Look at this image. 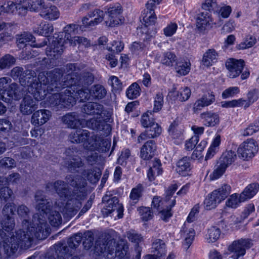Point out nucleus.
<instances>
[{
    "label": "nucleus",
    "mask_w": 259,
    "mask_h": 259,
    "mask_svg": "<svg viewBox=\"0 0 259 259\" xmlns=\"http://www.w3.org/2000/svg\"><path fill=\"white\" fill-rule=\"evenodd\" d=\"M17 212L18 215L23 219L24 228L16 231L8 242H5L4 251L8 256L15 253L19 247L24 249L29 248L34 237L39 240H44L50 233L46 220L43 217L40 218L38 213L33 215L32 223H29L27 220L30 213L28 207L21 204L17 207Z\"/></svg>",
    "instance_id": "f257e3e1"
},
{
    "label": "nucleus",
    "mask_w": 259,
    "mask_h": 259,
    "mask_svg": "<svg viewBox=\"0 0 259 259\" xmlns=\"http://www.w3.org/2000/svg\"><path fill=\"white\" fill-rule=\"evenodd\" d=\"M40 15L46 20H56L60 16V12L55 6H45L41 9Z\"/></svg>",
    "instance_id": "393cba45"
},
{
    "label": "nucleus",
    "mask_w": 259,
    "mask_h": 259,
    "mask_svg": "<svg viewBox=\"0 0 259 259\" xmlns=\"http://www.w3.org/2000/svg\"><path fill=\"white\" fill-rule=\"evenodd\" d=\"M175 199H174L171 202H169L167 204H166V208L163 209L160 211V213L161 214V218L163 221H166L172 215V214L170 212V210L171 207L175 205Z\"/></svg>",
    "instance_id": "6e6d98bb"
},
{
    "label": "nucleus",
    "mask_w": 259,
    "mask_h": 259,
    "mask_svg": "<svg viewBox=\"0 0 259 259\" xmlns=\"http://www.w3.org/2000/svg\"><path fill=\"white\" fill-rule=\"evenodd\" d=\"M105 13L108 16V20L105 21L106 25L109 27H115L122 24L124 18L122 16V8L120 4L110 5L105 8Z\"/></svg>",
    "instance_id": "1a4fd4ad"
},
{
    "label": "nucleus",
    "mask_w": 259,
    "mask_h": 259,
    "mask_svg": "<svg viewBox=\"0 0 259 259\" xmlns=\"http://www.w3.org/2000/svg\"><path fill=\"white\" fill-rule=\"evenodd\" d=\"M0 198L7 201L9 199H14L15 196L13 190L9 187H4L0 189Z\"/></svg>",
    "instance_id": "864d4df0"
},
{
    "label": "nucleus",
    "mask_w": 259,
    "mask_h": 259,
    "mask_svg": "<svg viewBox=\"0 0 259 259\" xmlns=\"http://www.w3.org/2000/svg\"><path fill=\"white\" fill-rule=\"evenodd\" d=\"M245 65L243 60L229 59L226 63V67L229 71V76L230 78H235L242 72Z\"/></svg>",
    "instance_id": "dca6fc26"
},
{
    "label": "nucleus",
    "mask_w": 259,
    "mask_h": 259,
    "mask_svg": "<svg viewBox=\"0 0 259 259\" xmlns=\"http://www.w3.org/2000/svg\"><path fill=\"white\" fill-rule=\"evenodd\" d=\"M35 200L36 202V209L40 213L39 217H43L46 220L45 217L42 215L41 213L46 215L51 211V208L52 207L53 203L49 199H47L46 196L41 191H37L35 195Z\"/></svg>",
    "instance_id": "2eb2a0df"
},
{
    "label": "nucleus",
    "mask_w": 259,
    "mask_h": 259,
    "mask_svg": "<svg viewBox=\"0 0 259 259\" xmlns=\"http://www.w3.org/2000/svg\"><path fill=\"white\" fill-rule=\"evenodd\" d=\"M63 122L67 125L68 127L75 128L79 127L81 122L78 114L75 112L66 114L62 117Z\"/></svg>",
    "instance_id": "c85d7f7f"
},
{
    "label": "nucleus",
    "mask_w": 259,
    "mask_h": 259,
    "mask_svg": "<svg viewBox=\"0 0 259 259\" xmlns=\"http://www.w3.org/2000/svg\"><path fill=\"white\" fill-rule=\"evenodd\" d=\"M214 23L209 12L207 11L199 14L196 20L197 28L200 31L211 28Z\"/></svg>",
    "instance_id": "a211bd4d"
},
{
    "label": "nucleus",
    "mask_w": 259,
    "mask_h": 259,
    "mask_svg": "<svg viewBox=\"0 0 259 259\" xmlns=\"http://www.w3.org/2000/svg\"><path fill=\"white\" fill-rule=\"evenodd\" d=\"M162 0H149L146 4V9L142 14L143 21L146 26L153 25L157 19L154 12L156 5H158Z\"/></svg>",
    "instance_id": "4468645a"
},
{
    "label": "nucleus",
    "mask_w": 259,
    "mask_h": 259,
    "mask_svg": "<svg viewBox=\"0 0 259 259\" xmlns=\"http://www.w3.org/2000/svg\"><path fill=\"white\" fill-rule=\"evenodd\" d=\"M191 94L190 89L188 87H185L178 93V99L181 102H185L189 99Z\"/></svg>",
    "instance_id": "774afa93"
},
{
    "label": "nucleus",
    "mask_w": 259,
    "mask_h": 259,
    "mask_svg": "<svg viewBox=\"0 0 259 259\" xmlns=\"http://www.w3.org/2000/svg\"><path fill=\"white\" fill-rule=\"evenodd\" d=\"M251 246L250 241L248 239H240L234 241L229 246V250L233 252L232 255L233 259H238L241 256L245 253L246 249L249 248Z\"/></svg>",
    "instance_id": "f8f14e48"
},
{
    "label": "nucleus",
    "mask_w": 259,
    "mask_h": 259,
    "mask_svg": "<svg viewBox=\"0 0 259 259\" xmlns=\"http://www.w3.org/2000/svg\"><path fill=\"white\" fill-rule=\"evenodd\" d=\"M83 163L79 156H76L73 159H69L65 162V166L70 172H73L76 168L82 167Z\"/></svg>",
    "instance_id": "79ce46f5"
},
{
    "label": "nucleus",
    "mask_w": 259,
    "mask_h": 259,
    "mask_svg": "<svg viewBox=\"0 0 259 259\" xmlns=\"http://www.w3.org/2000/svg\"><path fill=\"white\" fill-rule=\"evenodd\" d=\"M27 5L31 11L41 10L45 6L43 0H27Z\"/></svg>",
    "instance_id": "3c124183"
},
{
    "label": "nucleus",
    "mask_w": 259,
    "mask_h": 259,
    "mask_svg": "<svg viewBox=\"0 0 259 259\" xmlns=\"http://www.w3.org/2000/svg\"><path fill=\"white\" fill-rule=\"evenodd\" d=\"M50 224L54 227L59 226L62 222V219L59 212L54 210L51 211L48 216Z\"/></svg>",
    "instance_id": "37998d69"
},
{
    "label": "nucleus",
    "mask_w": 259,
    "mask_h": 259,
    "mask_svg": "<svg viewBox=\"0 0 259 259\" xmlns=\"http://www.w3.org/2000/svg\"><path fill=\"white\" fill-rule=\"evenodd\" d=\"M161 166L160 160L155 158L147 173V177L150 181L154 180L156 176L161 174L162 170Z\"/></svg>",
    "instance_id": "72a5a7b5"
},
{
    "label": "nucleus",
    "mask_w": 259,
    "mask_h": 259,
    "mask_svg": "<svg viewBox=\"0 0 259 259\" xmlns=\"http://www.w3.org/2000/svg\"><path fill=\"white\" fill-rule=\"evenodd\" d=\"M190 160V157L186 156L178 161L176 170L179 175L184 177L189 175L191 169Z\"/></svg>",
    "instance_id": "7c9ffc66"
},
{
    "label": "nucleus",
    "mask_w": 259,
    "mask_h": 259,
    "mask_svg": "<svg viewBox=\"0 0 259 259\" xmlns=\"http://www.w3.org/2000/svg\"><path fill=\"white\" fill-rule=\"evenodd\" d=\"M81 25L71 24L66 26L63 31L59 33L57 37L54 38L50 46L46 50L47 56L51 59H56L59 58L63 52V45L66 41L69 42L72 39V34H75Z\"/></svg>",
    "instance_id": "39448f33"
},
{
    "label": "nucleus",
    "mask_w": 259,
    "mask_h": 259,
    "mask_svg": "<svg viewBox=\"0 0 259 259\" xmlns=\"http://www.w3.org/2000/svg\"><path fill=\"white\" fill-rule=\"evenodd\" d=\"M16 60L12 56L7 54L0 59V69L9 68L15 64Z\"/></svg>",
    "instance_id": "a18cd8bd"
},
{
    "label": "nucleus",
    "mask_w": 259,
    "mask_h": 259,
    "mask_svg": "<svg viewBox=\"0 0 259 259\" xmlns=\"http://www.w3.org/2000/svg\"><path fill=\"white\" fill-rule=\"evenodd\" d=\"M82 175L91 183H96L99 180L101 172L96 168L87 169L83 171Z\"/></svg>",
    "instance_id": "ea45409f"
},
{
    "label": "nucleus",
    "mask_w": 259,
    "mask_h": 259,
    "mask_svg": "<svg viewBox=\"0 0 259 259\" xmlns=\"http://www.w3.org/2000/svg\"><path fill=\"white\" fill-rule=\"evenodd\" d=\"M163 103V94L160 92L157 93L154 98L153 112L159 111L162 109Z\"/></svg>",
    "instance_id": "680f3d73"
},
{
    "label": "nucleus",
    "mask_w": 259,
    "mask_h": 259,
    "mask_svg": "<svg viewBox=\"0 0 259 259\" xmlns=\"http://www.w3.org/2000/svg\"><path fill=\"white\" fill-rule=\"evenodd\" d=\"M217 57L218 53L215 50L209 49L204 54L202 63L205 66L209 67L217 60Z\"/></svg>",
    "instance_id": "58836bf2"
},
{
    "label": "nucleus",
    "mask_w": 259,
    "mask_h": 259,
    "mask_svg": "<svg viewBox=\"0 0 259 259\" xmlns=\"http://www.w3.org/2000/svg\"><path fill=\"white\" fill-rule=\"evenodd\" d=\"M259 190L258 183H252L248 185L240 195V200L244 201L252 198Z\"/></svg>",
    "instance_id": "c756f323"
},
{
    "label": "nucleus",
    "mask_w": 259,
    "mask_h": 259,
    "mask_svg": "<svg viewBox=\"0 0 259 259\" xmlns=\"http://www.w3.org/2000/svg\"><path fill=\"white\" fill-rule=\"evenodd\" d=\"M26 91H27L28 94L27 85H22L21 84H18L16 83H12L9 87L7 95L14 100H19L23 97ZM29 94L30 93H29Z\"/></svg>",
    "instance_id": "6ab92c4d"
},
{
    "label": "nucleus",
    "mask_w": 259,
    "mask_h": 259,
    "mask_svg": "<svg viewBox=\"0 0 259 259\" xmlns=\"http://www.w3.org/2000/svg\"><path fill=\"white\" fill-rule=\"evenodd\" d=\"M221 230L219 228L216 226H212L208 230L207 240L209 242H214L220 237Z\"/></svg>",
    "instance_id": "09e8293b"
},
{
    "label": "nucleus",
    "mask_w": 259,
    "mask_h": 259,
    "mask_svg": "<svg viewBox=\"0 0 259 259\" xmlns=\"http://www.w3.org/2000/svg\"><path fill=\"white\" fill-rule=\"evenodd\" d=\"M87 125L94 130H101L103 128L104 122L101 120H97L95 118H92L87 121Z\"/></svg>",
    "instance_id": "e2e57ef3"
},
{
    "label": "nucleus",
    "mask_w": 259,
    "mask_h": 259,
    "mask_svg": "<svg viewBox=\"0 0 259 259\" xmlns=\"http://www.w3.org/2000/svg\"><path fill=\"white\" fill-rule=\"evenodd\" d=\"M103 111V105L97 102H89L81 109V112L88 115H100Z\"/></svg>",
    "instance_id": "b1692460"
},
{
    "label": "nucleus",
    "mask_w": 259,
    "mask_h": 259,
    "mask_svg": "<svg viewBox=\"0 0 259 259\" xmlns=\"http://www.w3.org/2000/svg\"><path fill=\"white\" fill-rule=\"evenodd\" d=\"M16 210V206L14 203L8 202L6 203L2 210L3 218H13Z\"/></svg>",
    "instance_id": "c03bdc74"
},
{
    "label": "nucleus",
    "mask_w": 259,
    "mask_h": 259,
    "mask_svg": "<svg viewBox=\"0 0 259 259\" xmlns=\"http://www.w3.org/2000/svg\"><path fill=\"white\" fill-rule=\"evenodd\" d=\"M16 43L20 49H23L26 47L27 42L33 41V36L28 32H23L21 34L16 35Z\"/></svg>",
    "instance_id": "c9c22d12"
},
{
    "label": "nucleus",
    "mask_w": 259,
    "mask_h": 259,
    "mask_svg": "<svg viewBox=\"0 0 259 259\" xmlns=\"http://www.w3.org/2000/svg\"><path fill=\"white\" fill-rule=\"evenodd\" d=\"M33 31L39 35L48 37L54 31L53 24L49 23H41L39 26L34 28Z\"/></svg>",
    "instance_id": "f704fd0d"
},
{
    "label": "nucleus",
    "mask_w": 259,
    "mask_h": 259,
    "mask_svg": "<svg viewBox=\"0 0 259 259\" xmlns=\"http://www.w3.org/2000/svg\"><path fill=\"white\" fill-rule=\"evenodd\" d=\"M84 239L83 241V245L87 249H89L94 244V234L91 231L85 232L83 234Z\"/></svg>",
    "instance_id": "052dcab7"
},
{
    "label": "nucleus",
    "mask_w": 259,
    "mask_h": 259,
    "mask_svg": "<svg viewBox=\"0 0 259 259\" xmlns=\"http://www.w3.org/2000/svg\"><path fill=\"white\" fill-rule=\"evenodd\" d=\"M63 76L60 78V82L61 83V87L58 89V90H56V92L60 91L63 86L64 85H74L77 87H88L89 85L92 84L94 80V75L88 71H84L82 72L79 74H77L76 73H73L72 75H68L67 79L68 80V83H66L64 81V83L61 81V78ZM53 92H56V91H54Z\"/></svg>",
    "instance_id": "0eeeda50"
},
{
    "label": "nucleus",
    "mask_w": 259,
    "mask_h": 259,
    "mask_svg": "<svg viewBox=\"0 0 259 259\" xmlns=\"http://www.w3.org/2000/svg\"><path fill=\"white\" fill-rule=\"evenodd\" d=\"M126 236L130 241L135 243L136 247L139 246V244L143 240L141 235L137 233L134 230H130L127 232Z\"/></svg>",
    "instance_id": "de8ad7c7"
},
{
    "label": "nucleus",
    "mask_w": 259,
    "mask_h": 259,
    "mask_svg": "<svg viewBox=\"0 0 259 259\" xmlns=\"http://www.w3.org/2000/svg\"><path fill=\"white\" fill-rule=\"evenodd\" d=\"M107 94L106 89L101 84H95L90 89V95L95 99L104 98Z\"/></svg>",
    "instance_id": "e433bc0d"
},
{
    "label": "nucleus",
    "mask_w": 259,
    "mask_h": 259,
    "mask_svg": "<svg viewBox=\"0 0 259 259\" xmlns=\"http://www.w3.org/2000/svg\"><path fill=\"white\" fill-rule=\"evenodd\" d=\"M51 116L50 111L45 109L39 110L33 114L31 122L33 125L39 126L47 122Z\"/></svg>",
    "instance_id": "5701e85b"
},
{
    "label": "nucleus",
    "mask_w": 259,
    "mask_h": 259,
    "mask_svg": "<svg viewBox=\"0 0 259 259\" xmlns=\"http://www.w3.org/2000/svg\"><path fill=\"white\" fill-rule=\"evenodd\" d=\"M230 191L231 187L227 184H224L221 188L214 190L204 200L206 208L210 210L215 208L220 203L228 197Z\"/></svg>",
    "instance_id": "6e6552de"
},
{
    "label": "nucleus",
    "mask_w": 259,
    "mask_h": 259,
    "mask_svg": "<svg viewBox=\"0 0 259 259\" xmlns=\"http://www.w3.org/2000/svg\"><path fill=\"white\" fill-rule=\"evenodd\" d=\"M101 142V139L95 135H90L85 142L84 143V147L90 151H98L100 147V144Z\"/></svg>",
    "instance_id": "2f4dec72"
},
{
    "label": "nucleus",
    "mask_w": 259,
    "mask_h": 259,
    "mask_svg": "<svg viewBox=\"0 0 259 259\" xmlns=\"http://www.w3.org/2000/svg\"><path fill=\"white\" fill-rule=\"evenodd\" d=\"M105 13L100 9H95L90 12L88 17H84L82 19V25L80 26V29L82 31L84 28H92V27L101 23L104 19Z\"/></svg>",
    "instance_id": "9b49d317"
},
{
    "label": "nucleus",
    "mask_w": 259,
    "mask_h": 259,
    "mask_svg": "<svg viewBox=\"0 0 259 259\" xmlns=\"http://www.w3.org/2000/svg\"><path fill=\"white\" fill-rule=\"evenodd\" d=\"M7 184L8 185H17L21 181V176L18 172H13L6 177Z\"/></svg>",
    "instance_id": "338daca9"
},
{
    "label": "nucleus",
    "mask_w": 259,
    "mask_h": 259,
    "mask_svg": "<svg viewBox=\"0 0 259 259\" xmlns=\"http://www.w3.org/2000/svg\"><path fill=\"white\" fill-rule=\"evenodd\" d=\"M156 150V145L153 140L146 142L141 149V157L144 160H149L154 155Z\"/></svg>",
    "instance_id": "cd10ccee"
},
{
    "label": "nucleus",
    "mask_w": 259,
    "mask_h": 259,
    "mask_svg": "<svg viewBox=\"0 0 259 259\" xmlns=\"http://www.w3.org/2000/svg\"><path fill=\"white\" fill-rule=\"evenodd\" d=\"M112 243V240L106 243L103 240L96 241L95 246V250L99 253L103 254V255L106 256L108 259H113L115 256L119 258L123 257L128 250L127 242L123 239L120 240L117 244L115 251Z\"/></svg>",
    "instance_id": "423d86ee"
},
{
    "label": "nucleus",
    "mask_w": 259,
    "mask_h": 259,
    "mask_svg": "<svg viewBox=\"0 0 259 259\" xmlns=\"http://www.w3.org/2000/svg\"><path fill=\"white\" fill-rule=\"evenodd\" d=\"M142 186L141 185H138L137 187L132 189L130 197L132 201V203L135 204L139 201V198L142 195Z\"/></svg>",
    "instance_id": "5fc2aeb1"
},
{
    "label": "nucleus",
    "mask_w": 259,
    "mask_h": 259,
    "mask_svg": "<svg viewBox=\"0 0 259 259\" xmlns=\"http://www.w3.org/2000/svg\"><path fill=\"white\" fill-rule=\"evenodd\" d=\"M257 151V146L253 139H249L241 144L238 148V156L243 160H248L254 156Z\"/></svg>",
    "instance_id": "ddd939ff"
},
{
    "label": "nucleus",
    "mask_w": 259,
    "mask_h": 259,
    "mask_svg": "<svg viewBox=\"0 0 259 259\" xmlns=\"http://www.w3.org/2000/svg\"><path fill=\"white\" fill-rule=\"evenodd\" d=\"M200 117L204 120V124L207 126H213L218 124L220 121L219 115L210 112L202 113Z\"/></svg>",
    "instance_id": "473e14b6"
},
{
    "label": "nucleus",
    "mask_w": 259,
    "mask_h": 259,
    "mask_svg": "<svg viewBox=\"0 0 259 259\" xmlns=\"http://www.w3.org/2000/svg\"><path fill=\"white\" fill-rule=\"evenodd\" d=\"M221 142V137L220 136H217L213 140L211 146L209 148L207 154L205 156V159L211 157L213 156L215 153L216 148L218 147Z\"/></svg>",
    "instance_id": "13d9d810"
},
{
    "label": "nucleus",
    "mask_w": 259,
    "mask_h": 259,
    "mask_svg": "<svg viewBox=\"0 0 259 259\" xmlns=\"http://www.w3.org/2000/svg\"><path fill=\"white\" fill-rule=\"evenodd\" d=\"M256 42V38L252 36H247L244 41L239 44L237 48L239 50H243L252 47Z\"/></svg>",
    "instance_id": "4d7b16f0"
},
{
    "label": "nucleus",
    "mask_w": 259,
    "mask_h": 259,
    "mask_svg": "<svg viewBox=\"0 0 259 259\" xmlns=\"http://www.w3.org/2000/svg\"><path fill=\"white\" fill-rule=\"evenodd\" d=\"M68 86L63 92L54 94L49 97V102L51 107L70 108L75 104L76 98H79L81 102L90 99V90L88 87Z\"/></svg>",
    "instance_id": "20e7f679"
},
{
    "label": "nucleus",
    "mask_w": 259,
    "mask_h": 259,
    "mask_svg": "<svg viewBox=\"0 0 259 259\" xmlns=\"http://www.w3.org/2000/svg\"><path fill=\"white\" fill-rule=\"evenodd\" d=\"M236 154L232 150L227 151L224 152L220 158V162L227 167L231 165L236 159Z\"/></svg>",
    "instance_id": "4c0bfd02"
},
{
    "label": "nucleus",
    "mask_w": 259,
    "mask_h": 259,
    "mask_svg": "<svg viewBox=\"0 0 259 259\" xmlns=\"http://www.w3.org/2000/svg\"><path fill=\"white\" fill-rule=\"evenodd\" d=\"M17 1L14 3L12 1H8L1 7V12L7 13H14L17 9Z\"/></svg>",
    "instance_id": "0e129e2a"
},
{
    "label": "nucleus",
    "mask_w": 259,
    "mask_h": 259,
    "mask_svg": "<svg viewBox=\"0 0 259 259\" xmlns=\"http://www.w3.org/2000/svg\"><path fill=\"white\" fill-rule=\"evenodd\" d=\"M1 225L3 230H0V241L3 242V248H4L5 242H8V240L11 238V237L6 238L7 235L4 231L9 233L14 229L15 225L14 218H3Z\"/></svg>",
    "instance_id": "4be33fe9"
},
{
    "label": "nucleus",
    "mask_w": 259,
    "mask_h": 259,
    "mask_svg": "<svg viewBox=\"0 0 259 259\" xmlns=\"http://www.w3.org/2000/svg\"><path fill=\"white\" fill-rule=\"evenodd\" d=\"M146 131L140 134L138 138L139 143L147 139L154 138L159 136L161 133V127L157 123H153L147 127Z\"/></svg>",
    "instance_id": "412c9836"
},
{
    "label": "nucleus",
    "mask_w": 259,
    "mask_h": 259,
    "mask_svg": "<svg viewBox=\"0 0 259 259\" xmlns=\"http://www.w3.org/2000/svg\"><path fill=\"white\" fill-rule=\"evenodd\" d=\"M90 132L87 130L78 128L72 131L69 135V139L72 143H80L85 142L88 137H89Z\"/></svg>",
    "instance_id": "bb28decb"
},
{
    "label": "nucleus",
    "mask_w": 259,
    "mask_h": 259,
    "mask_svg": "<svg viewBox=\"0 0 259 259\" xmlns=\"http://www.w3.org/2000/svg\"><path fill=\"white\" fill-rule=\"evenodd\" d=\"M64 182L57 180L48 183L46 190L55 191L60 198L67 199L63 209V215L66 220L74 217L82 206V201L87 197L86 180L80 176L69 175L65 177Z\"/></svg>",
    "instance_id": "7ed1b4c3"
},
{
    "label": "nucleus",
    "mask_w": 259,
    "mask_h": 259,
    "mask_svg": "<svg viewBox=\"0 0 259 259\" xmlns=\"http://www.w3.org/2000/svg\"><path fill=\"white\" fill-rule=\"evenodd\" d=\"M214 101L215 97L213 94L212 93L205 94L195 102L193 108V111L196 113L203 107L211 105Z\"/></svg>",
    "instance_id": "a878e982"
},
{
    "label": "nucleus",
    "mask_w": 259,
    "mask_h": 259,
    "mask_svg": "<svg viewBox=\"0 0 259 259\" xmlns=\"http://www.w3.org/2000/svg\"><path fill=\"white\" fill-rule=\"evenodd\" d=\"M17 9L15 12H17L19 16H25L29 10L27 5V0H17Z\"/></svg>",
    "instance_id": "603ef678"
},
{
    "label": "nucleus",
    "mask_w": 259,
    "mask_h": 259,
    "mask_svg": "<svg viewBox=\"0 0 259 259\" xmlns=\"http://www.w3.org/2000/svg\"><path fill=\"white\" fill-rule=\"evenodd\" d=\"M103 203L105 205L102 211L104 214L107 215L114 211L118 213V218H121L123 216V208L122 205L119 203V200L116 196L112 197V195L106 194L102 199Z\"/></svg>",
    "instance_id": "9d476101"
},
{
    "label": "nucleus",
    "mask_w": 259,
    "mask_h": 259,
    "mask_svg": "<svg viewBox=\"0 0 259 259\" xmlns=\"http://www.w3.org/2000/svg\"><path fill=\"white\" fill-rule=\"evenodd\" d=\"M37 108L36 101L29 95H26L21 101L20 110L23 115H29Z\"/></svg>",
    "instance_id": "aec40b11"
},
{
    "label": "nucleus",
    "mask_w": 259,
    "mask_h": 259,
    "mask_svg": "<svg viewBox=\"0 0 259 259\" xmlns=\"http://www.w3.org/2000/svg\"><path fill=\"white\" fill-rule=\"evenodd\" d=\"M82 238V233H78L68 239L67 245L70 249H75L80 244Z\"/></svg>",
    "instance_id": "49530a36"
},
{
    "label": "nucleus",
    "mask_w": 259,
    "mask_h": 259,
    "mask_svg": "<svg viewBox=\"0 0 259 259\" xmlns=\"http://www.w3.org/2000/svg\"><path fill=\"white\" fill-rule=\"evenodd\" d=\"M57 259H68L71 255L72 251L70 248L65 243L58 242L54 245ZM45 259H56V257L49 254L45 256Z\"/></svg>",
    "instance_id": "f3484780"
},
{
    "label": "nucleus",
    "mask_w": 259,
    "mask_h": 259,
    "mask_svg": "<svg viewBox=\"0 0 259 259\" xmlns=\"http://www.w3.org/2000/svg\"><path fill=\"white\" fill-rule=\"evenodd\" d=\"M153 252L163 256L165 254V244L161 239H156L152 243Z\"/></svg>",
    "instance_id": "a19ab883"
},
{
    "label": "nucleus",
    "mask_w": 259,
    "mask_h": 259,
    "mask_svg": "<svg viewBox=\"0 0 259 259\" xmlns=\"http://www.w3.org/2000/svg\"><path fill=\"white\" fill-rule=\"evenodd\" d=\"M140 88L136 82L133 83L126 91L127 97L131 99L136 98L140 95Z\"/></svg>",
    "instance_id": "8fccbe9b"
},
{
    "label": "nucleus",
    "mask_w": 259,
    "mask_h": 259,
    "mask_svg": "<svg viewBox=\"0 0 259 259\" xmlns=\"http://www.w3.org/2000/svg\"><path fill=\"white\" fill-rule=\"evenodd\" d=\"M10 75L14 79L19 78L20 84L28 86V92L37 101L43 100L48 93L58 90L62 86L60 78L63 75L61 68H55L48 71H42L36 76L32 70L24 71L23 68L17 66L13 68Z\"/></svg>",
    "instance_id": "f03ea898"
},
{
    "label": "nucleus",
    "mask_w": 259,
    "mask_h": 259,
    "mask_svg": "<svg viewBox=\"0 0 259 259\" xmlns=\"http://www.w3.org/2000/svg\"><path fill=\"white\" fill-rule=\"evenodd\" d=\"M189 65L190 63L187 62L177 63V72L181 75L187 74L190 70Z\"/></svg>",
    "instance_id": "bf43d9fd"
},
{
    "label": "nucleus",
    "mask_w": 259,
    "mask_h": 259,
    "mask_svg": "<svg viewBox=\"0 0 259 259\" xmlns=\"http://www.w3.org/2000/svg\"><path fill=\"white\" fill-rule=\"evenodd\" d=\"M177 57L171 52H166L164 54L162 63L167 66H172L176 62Z\"/></svg>",
    "instance_id": "69168bd1"
}]
</instances>
